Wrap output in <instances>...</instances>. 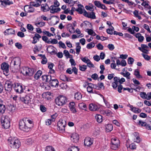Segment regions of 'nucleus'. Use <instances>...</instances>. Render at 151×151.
Returning <instances> with one entry per match:
<instances>
[{
	"mask_svg": "<svg viewBox=\"0 0 151 151\" xmlns=\"http://www.w3.org/2000/svg\"><path fill=\"white\" fill-rule=\"evenodd\" d=\"M87 68L86 65H83L81 66H79V69L82 71H84Z\"/></svg>",
	"mask_w": 151,
	"mask_h": 151,
	"instance_id": "43",
	"label": "nucleus"
},
{
	"mask_svg": "<svg viewBox=\"0 0 151 151\" xmlns=\"http://www.w3.org/2000/svg\"><path fill=\"white\" fill-rule=\"evenodd\" d=\"M95 46V44L94 42H91L87 44L86 47L88 49H91L94 47Z\"/></svg>",
	"mask_w": 151,
	"mask_h": 151,
	"instance_id": "39",
	"label": "nucleus"
},
{
	"mask_svg": "<svg viewBox=\"0 0 151 151\" xmlns=\"http://www.w3.org/2000/svg\"><path fill=\"white\" fill-rule=\"evenodd\" d=\"M87 91L89 93H93V89L92 88V87L91 86H88L87 88Z\"/></svg>",
	"mask_w": 151,
	"mask_h": 151,
	"instance_id": "48",
	"label": "nucleus"
},
{
	"mask_svg": "<svg viewBox=\"0 0 151 151\" xmlns=\"http://www.w3.org/2000/svg\"><path fill=\"white\" fill-rule=\"evenodd\" d=\"M135 37L138 39L139 42H142L144 40V38L143 36H141V35L139 33H137Z\"/></svg>",
	"mask_w": 151,
	"mask_h": 151,
	"instance_id": "23",
	"label": "nucleus"
},
{
	"mask_svg": "<svg viewBox=\"0 0 151 151\" xmlns=\"http://www.w3.org/2000/svg\"><path fill=\"white\" fill-rule=\"evenodd\" d=\"M71 140L73 142L76 143L78 142L79 139L78 135L76 133H74L71 136Z\"/></svg>",
	"mask_w": 151,
	"mask_h": 151,
	"instance_id": "12",
	"label": "nucleus"
},
{
	"mask_svg": "<svg viewBox=\"0 0 151 151\" xmlns=\"http://www.w3.org/2000/svg\"><path fill=\"white\" fill-rule=\"evenodd\" d=\"M41 38V36L39 34L36 33L34 36L33 37V40L32 42V43L35 44L38 41H39V39Z\"/></svg>",
	"mask_w": 151,
	"mask_h": 151,
	"instance_id": "18",
	"label": "nucleus"
},
{
	"mask_svg": "<svg viewBox=\"0 0 151 151\" xmlns=\"http://www.w3.org/2000/svg\"><path fill=\"white\" fill-rule=\"evenodd\" d=\"M42 73V71L41 70H38L34 76V78L36 79H38L40 77Z\"/></svg>",
	"mask_w": 151,
	"mask_h": 151,
	"instance_id": "34",
	"label": "nucleus"
},
{
	"mask_svg": "<svg viewBox=\"0 0 151 151\" xmlns=\"http://www.w3.org/2000/svg\"><path fill=\"white\" fill-rule=\"evenodd\" d=\"M119 146L116 145H114L111 143V147L112 149L116 150L117 149Z\"/></svg>",
	"mask_w": 151,
	"mask_h": 151,
	"instance_id": "52",
	"label": "nucleus"
},
{
	"mask_svg": "<svg viewBox=\"0 0 151 151\" xmlns=\"http://www.w3.org/2000/svg\"><path fill=\"white\" fill-rule=\"evenodd\" d=\"M95 118L97 121L99 123H101L102 121V116L100 115H96L95 116Z\"/></svg>",
	"mask_w": 151,
	"mask_h": 151,
	"instance_id": "30",
	"label": "nucleus"
},
{
	"mask_svg": "<svg viewBox=\"0 0 151 151\" xmlns=\"http://www.w3.org/2000/svg\"><path fill=\"white\" fill-rule=\"evenodd\" d=\"M114 1V0H111V1H108L106 0H103V2L104 3L108 4H113V1Z\"/></svg>",
	"mask_w": 151,
	"mask_h": 151,
	"instance_id": "53",
	"label": "nucleus"
},
{
	"mask_svg": "<svg viewBox=\"0 0 151 151\" xmlns=\"http://www.w3.org/2000/svg\"><path fill=\"white\" fill-rule=\"evenodd\" d=\"M58 43L63 48L65 49L66 48V47L64 43L62 42L61 41L59 42Z\"/></svg>",
	"mask_w": 151,
	"mask_h": 151,
	"instance_id": "63",
	"label": "nucleus"
},
{
	"mask_svg": "<svg viewBox=\"0 0 151 151\" xmlns=\"http://www.w3.org/2000/svg\"><path fill=\"white\" fill-rule=\"evenodd\" d=\"M42 78L43 82L44 83L48 82L49 80L51 79V76L49 75H44L42 76Z\"/></svg>",
	"mask_w": 151,
	"mask_h": 151,
	"instance_id": "17",
	"label": "nucleus"
},
{
	"mask_svg": "<svg viewBox=\"0 0 151 151\" xmlns=\"http://www.w3.org/2000/svg\"><path fill=\"white\" fill-rule=\"evenodd\" d=\"M40 109L41 111L42 112H45L46 111V108L42 105H40Z\"/></svg>",
	"mask_w": 151,
	"mask_h": 151,
	"instance_id": "62",
	"label": "nucleus"
},
{
	"mask_svg": "<svg viewBox=\"0 0 151 151\" xmlns=\"http://www.w3.org/2000/svg\"><path fill=\"white\" fill-rule=\"evenodd\" d=\"M12 86H5V88L6 91L8 92L10 91L12 89Z\"/></svg>",
	"mask_w": 151,
	"mask_h": 151,
	"instance_id": "45",
	"label": "nucleus"
},
{
	"mask_svg": "<svg viewBox=\"0 0 151 151\" xmlns=\"http://www.w3.org/2000/svg\"><path fill=\"white\" fill-rule=\"evenodd\" d=\"M93 139L90 137H86L84 139V144L85 146H89L93 144Z\"/></svg>",
	"mask_w": 151,
	"mask_h": 151,
	"instance_id": "10",
	"label": "nucleus"
},
{
	"mask_svg": "<svg viewBox=\"0 0 151 151\" xmlns=\"http://www.w3.org/2000/svg\"><path fill=\"white\" fill-rule=\"evenodd\" d=\"M94 4L98 8H100L101 4L99 1H95L94 2Z\"/></svg>",
	"mask_w": 151,
	"mask_h": 151,
	"instance_id": "49",
	"label": "nucleus"
},
{
	"mask_svg": "<svg viewBox=\"0 0 151 151\" xmlns=\"http://www.w3.org/2000/svg\"><path fill=\"white\" fill-rule=\"evenodd\" d=\"M134 75L138 78H140L141 76L139 74V72L137 69H136L134 71Z\"/></svg>",
	"mask_w": 151,
	"mask_h": 151,
	"instance_id": "51",
	"label": "nucleus"
},
{
	"mask_svg": "<svg viewBox=\"0 0 151 151\" xmlns=\"http://www.w3.org/2000/svg\"><path fill=\"white\" fill-rule=\"evenodd\" d=\"M144 28L146 29L148 32L150 33H151V32L149 28V27L148 25L146 24H144Z\"/></svg>",
	"mask_w": 151,
	"mask_h": 151,
	"instance_id": "58",
	"label": "nucleus"
},
{
	"mask_svg": "<svg viewBox=\"0 0 151 151\" xmlns=\"http://www.w3.org/2000/svg\"><path fill=\"white\" fill-rule=\"evenodd\" d=\"M20 100L24 103L28 104L31 103L32 99L30 98L29 96H27L25 97L21 98Z\"/></svg>",
	"mask_w": 151,
	"mask_h": 151,
	"instance_id": "11",
	"label": "nucleus"
},
{
	"mask_svg": "<svg viewBox=\"0 0 151 151\" xmlns=\"http://www.w3.org/2000/svg\"><path fill=\"white\" fill-rule=\"evenodd\" d=\"M107 47L111 51L113 50L114 49V46L112 44H109L107 46Z\"/></svg>",
	"mask_w": 151,
	"mask_h": 151,
	"instance_id": "54",
	"label": "nucleus"
},
{
	"mask_svg": "<svg viewBox=\"0 0 151 151\" xmlns=\"http://www.w3.org/2000/svg\"><path fill=\"white\" fill-rule=\"evenodd\" d=\"M5 35L14 34L15 32L14 30L12 29H6L4 32Z\"/></svg>",
	"mask_w": 151,
	"mask_h": 151,
	"instance_id": "20",
	"label": "nucleus"
},
{
	"mask_svg": "<svg viewBox=\"0 0 151 151\" xmlns=\"http://www.w3.org/2000/svg\"><path fill=\"white\" fill-rule=\"evenodd\" d=\"M66 124L65 123L63 124L62 122H58V130L60 131V132H64L65 130V127Z\"/></svg>",
	"mask_w": 151,
	"mask_h": 151,
	"instance_id": "8",
	"label": "nucleus"
},
{
	"mask_svg": "<svg viewBox=\"0 0 151 151\" xmlns=\"http://www.w3.org/2000/svg\"><path fill=\"white\" fill-rule=\"evenodd\" d=\"M9 65L6 63H4L1 65V68L3 70V73L7 76L9 74Z\"/></svg>",
	"mask_w": 151,
	"mask_h": 151,
	"instance_id": "6",
	"label": "nucleus"
},
{
	"mask_svg": "<svg viewBox=\"0 0 151 151\" xmlns=\"http://www.w3.org/2000/svg\"><path fill=\"white\" fill-rule=\"evenodd\" d=\"M45 151H55V150L51 146H48L46 147L45 149Z\"/></svg>",
	"mask_w": 151,
	"mask_h": 151,
	"instance_id": "46",
	"label": "nucleus"
},
{
	"mask_svg": "<svg viewBox=\"0 0 151 151\" xmlns=\"http://www.w3.org/2000/svg\"><path fill=\"white\" fill-rule=\"evenodd\" d=\"M111 143L114 145H119V141L118 139L115 138H113L111 139Z\"/></svg>",
	"mask_w": 151,
	"mask_h": 151,
	"instance_id": "29",
	"label": "nucleus"
},
{
	"mask_svg": "<svg viewBox=\"0 0 151 151\" xmlns=\"http://www.w3.org/2000/svg\"><path fill=\"white\" fill-rule=\"evenodd\" d=\"M114 83L116 85H117L119 84L120 85L125 81V79L124 78H122L120 79L119 78L116 76L114 77Z\"/></svg>",
	"mask_w": 151,
	"mask_h": 151,
	"instance_id": "9",
	"label": "nucleus"
},
{
	"mask_svg": "<svg viewBox=\"0 0 151 151\" xmlns=\"http://www.w3.org/2000/svg\"><path fill=\"white\" fill-rule=\"evenodd\" d=\"M57 7L52 5L50 7V12L51 13L54 14L55 13L57 12L60 10V9L59 8H56Z\"/></svg>",
	"mask_w": 151,
	"mask_h": 151,
	"instance_id": "16",
	"label": "nucleus"
},
{
	"mask_svg": "<svg viewBox=\"0 0 151 151\" xmlns=\"http://www.w3.org/2000/svg\"><path fill=\"white\" fill-rule=\"evenodd\" d=\"M76 53L78 55L81 50V47L80 46V43L77 42L76 43Z\"/></svg>",
	"mask_w": 151,
	"mask_h": 151,
	"instance_id": "31",
	"label": "nucleus"
},
{
	"mask_svg": "<svg viewBox=\"0 0 151 151\" xmlns=\"http://www.w3.org/2000/svg\"><path fill=\"white\" fill-rule=\"evenodd\" d=\"M87 64V66L91 68H94V66L93 64L91 62V61L90 60H89L86 63Z\"/></svg>",
	"mask_w": 151,
	"mask_h": 151,
	"instance_id": "44",
	"label": "nucleus"
},
{
	"mask_svg": "<svg viewBox=\"0 0 151 151\" xmlns=\"http://www.w3.org/2000/svg\"><path fill=\"white\" fill-rule=\"evenodd\" d=\"M99 108V107L95 104L91 103L89 105V109L91 111H96L98 110Z\"/></svg>",
	"mask_w": 151,
	"mask_h": 151,
	"instance_id": "14",
	"label": "nucleus"
},
{
	"mask_svg": "<svg viewBox=\"0 0 151 151\" xmlns=\"http://www.w3.org/2000/svg\"><path fill=\"white\" fill-rule=\"evenodd\" d=\"M129 148L131 149H135L136 148V146L134 143H132L129 145Z\"/></svg>",
	"mask_w": 151,
	"mask_h": 151,
	"instance_id": "60",
	"label": "nucleus"
},
{
	"mask_svg": "<svg viewBox=\"0 0 151 151\" xmlns=\"http://www.w3.org/2000/svg\"><path fill=\"white\" fill-rule=\"evenodd\" d=\"M51 93L49 92H47L43 93L42 95V96L44 99L49 100L50 99V96Z\"/></svg>",
	"mask_w": 151,
	"mask_h": 151,
	"instance_id": "24",
	"label": "nucleus"
},
{
	"mask_svg": "<svg viewBox=\"0 0 151 151\" xmlns=\"http://www.w3.org/2000/svg\"><path fill=\"white\" fill-rule=\"evenodd\" d=\"M59 82L57 79H54L49 80V84L50 85H58Z\"/></svg>",
	"mask_w": 151,
	"mask_h": 151,
	"instance_id": "27",
	"label": "nucleus"
},
{
	"mask_svg": "<svg viewBox=\"0 0 151 151\" xmlns=\"http://www.w3.org/2000/svg\"><path fill=\"white\" fill-rule=\"evenodd\" d=\"M32 122L27 118L21 119L19 122V129L24 131L28 132L31 129L29 124H32Z\"/></svg>",
	"mask_w": 151,
	"mask_h": 151,
	"instance_id": "1",
	"label": "nucleus"
},
{
	"mask_svg": "<svg viewBox=\"0 0 151 151\" xmlns=\"http://www.w3.org/2000/svg\"><path fill=\"white\" fill-rule=\"evenodd\" d=\"M27 28L29 30L32 31L34 29V28L33 26L30 24H27Z\"/></svg>",
	"mask_w": 151,
	"mask_h": 151,
	"instance_id": "55",
	"label": "nucleus"
},
{
	"mask_svg": "<svg viewBox=\"0 0 151 151\" xmlns=\"http://www.w3.org/2000/svg\"><path fill=\"white\" fill-rule=\"evenodd\" d=\"M30 6H31L38 7L40 6V2L32 1L30 2Z\"/></svg>",
	"mask_w": 151,
	"mask_h": 151,
	"instance_id": "33",
	"label": "nucleus"
},
{
	"mask_svg": "<svg viewBox=\"0 0 151 151\" xmlns=\"http://www.w3.org/2000/svg\"><path fill=\"white\" fill-rule=\"evenodd\" d=\"M147 96H146V99L149 100L151 99V92H148L146 94Z\"/></svg>",
	"mask_w": 151,
	"mask_h": 151,
	"instance_id": "64",
	"label": "nucleus"
},
{
	"mask_svg": "<svg viewBox=\"0 0 151 151\" xmlns=\"http://www.w3.org/2000/svg\"><path fill=\"white\" fill-rule=\"evenodd\" d=\"M50 8L46 4H42L41 6V9L44 12L48 11L50 10Z\"/></svg>",
	"mask_w": 151,
	"mask_h": 151,
	"instance_id": "19",
	"label": "nucleus"
},
{
	"mask_svg": "<svg viewBox=\"0 0 151 151\" xmlns=\"http://www.w3.org/2000/svg\"><path fill=\"white\" fill-rule=\"evenodd\" d=\"M22 73L24 75L31 76L33 74V71L30 68L25 67L23 68V70L22 71Z\"/></svg>",
	"mask_w": 151,
	"mask_h": 151,
	"instance_id": "7",
	"label": "nucleus"
},
{
	"mask_svg": "<svg viewBox=\"0 0 151 151\" xmlns=\"http://www.w3.org/2000/svg\"><path fill=\"white\" fill-rule=\"evenodd\" d=\"M63 53L65 55L66 57H70V56H72V55H70L69 52L68 50H64L63 51Z\"/></svg>",
	"mask_w": 151,
	"mask_h": 151,
	"instance_id": "59",
	"label": "nucleus"
},
{
	"mask_svg": "<svg viewBox=\"0 0 151 151\" xmlns=\"http://www.w3.org/2000/svg\"><path fill=\"white\" fill-rule=\"evenodd\" d=\"M54 47L52 46H50L48 47L47 50L48 52L51 54H52V53H54L55 52V51L54 50Z\"/></svg>",
	"mask_w": 151,
	"mask_h": 151,
	"instance_id": "36",
	"label": "nucleus"
},
{
	"mask_svg": "<svg viewBox=\"0 0 151 151\" xmlns=\"http://www.w3.org/2000/svg\"><path fill=\"white\" fill-rule=\"evenodd\" d=\"M69 107L70 110L73 113H75L76 112V109L75 104L74 102H71L69 104Z\"/></svg>",
	"mask_w": 151,
	"mask_h": 151,
	"instance_id": "15",
	"label": "nucleus"
},
{
	"mask_svg": "<svg viewBox=\"0 0 151 151\" xmlns=\"http://www.w3.org/2000/svg\"><path fill=\"white\" fill-rule=\"evenodd\" d=\"M14 88L17 92L21 93L23 91L22 86H15Z\"/></svg>",
	"mask_w": 151,
	"mask_h": 151,
	"instance_id": "22",
	"label": "nucleus"
},
{
	"mask_svg": "<svg viewBox=\"0 0 151 151\" xmlns=\"http://www.w3.org/2000/svg\"><path fill=\"white\" fill-rule=\"evenodd\" d=\"M1 122L4 128L7 129L10 127V119L7 116H2L1 118Z\"/></svg>",
	"mask_w": 151,
	"mask_h": 151,
	"instance_id": "5",
	"label": "nucleus"
},
{
	"mask_svg": "<svg viewBox=\"0 0 151 151\" xmlns=\"http://www.w3.org/2000/svg\"><path fill=\"white\" fill-rule=\"evenodd\" d=\"M24 10L25 12L27 13H33L34 12L35 9L30 6L27 5L24 6Z\"/></svg>",
	"mask_w": 151,
	"mask_h": 151,
	"instance_id": "13",
	"label": "nucleus"
},
{
	"mask_svg": "<svg viewBox=\"0 0 151 151\" xmlns=\"http://www.w3.org/2000/svg\"><path fill=\"white\" fill-rule=\"evenodd\" d=\"M79 150L77 147L72 146L69 148L68 151H79Z\"/></svg>",
	"mask_w": 151,
	"mask_h": 151,
	"instance_id": "35",
	"label": "nucleus"
},
{
	"mask_svg": "<svg viewBox=\"0 0 151 151\" xmlns=\"http://www.w3.org/2000/svg\"><path fill=\"white\" fill-rule=\"evenodd\" d=\"M4 4L6 5H9L13 4V1H10L9 0H3L2 1H1V4L2 5H4Z\"/></svg>",
	"mask_w": 151,
	"mask_h": 151,
	"instance_id": "25",
	"label": "nucleus"
},
{
	"mask_svg": "<svg viewBox=\"0 0 151 151\" xmlns=\"http://www.w3.org/2000/svg\"><path fill=\"white\" fill-rule=\"evenodd\" d=\"M141 97L143 99H146L147 96L145 93L144 92H141L139 94Z\"/></svg>",
	"mask_w": 151,
	"mask_h": 151,
	"instance_id": "47",
	"label": "nucleus"
},
{
	"mask_svg": "<svg viewBox=\"0 0 151 151\" xmlns=\"http://www.w3.org/2000/svg\"><path fill=\"white\" fill-rule=\"evenodd\" d=\"M142 55L145 58V59L146 60H148L150 59V57L147 55H145L143 53L142 54Z\"/></svg>",
	"mask_w": 151,
	"mask_h": 151,
	"instance_id": "57",
	"label": "nucleus"
},
{
	"mask_svg": "<svg viewBox=\"0 0 151 151\" xmlns=\"http://www.w3.org/2000/svg\"><path fill=\"white\" fill-rule=\"evenodd\" d=\"M5 109V105L3 104L2 101L0 100V114L4 113Z\"/></svg>",
	"mask_w": 151,
	"mask_h": 151,
	"instance_id": "21",
	"label": "nucleus"
},
{
	"mask_svg": "<svg viewBox=\"0 0 151 151\" xmlns=\"http://www.w3.org/2000/svg\"><path fill=\"white\" fill-rule=\"evenodd\" d=\"M8 144L11 147L14 148H18L21 145L20 141L16 137H9L8 139Z\"/></svg>",
	"mask_w": 151,
	"mask_h": 151,
	"instance_id": "2",
	"label": "nucleus"
},
{
	"mask_svg": "<svg viewBox=\"0 0 151 151\" xmlns=\"http://www.w3.org/2000/svg\"><path fill=\"white\" fill-rule=\"evenodd\" d=\"M20 63L21 60L20 58L16 57L14 58L10 63V67L12 68V71L14 72L17 71V70H14V68L17 69H19Z\"/></svg>",
	"mask_w": 151,
	"mask_h": 151,
	"instance_id": "3",
	"label": "nucleus"
},
{
	"mask_svg": "<svg viewBox=\"0 0 151 151\" xmlns=\"http://www.w3.org/2000/svg\"><path fill=\"white\" fill-rule=\"evenodd\" d=\"M124 75V76L125 77H126L127 79H130V73L128 72H126L125 73H123Z\"/></svg>",
	"mask_w": 151,
	"mask_h": 151,
	"instance_id": "61",
	"label": "nucleus"
},
{
	"mask_svg": "<svg viewBox=\"0 0 151 151\" xmlns=\"http://www.w3.org/2000/svg\"><path fill=\"white\" fill-rule=\"evenodd\" d=\"M81 59L82 60L84 63H86L88 61L89 59L88 58L86 57H85L84 58H81Z\"/></svg>",
	"mask_w": 151,
	"mask_h": 151,
	"instance_id": "56",
	"label": "nucleus"
},
{
	"mask_svg": "<svg viewBox=\"0 0 151 151\" xmlns=\"http://www.w3.org/2000/svg\"><path fill=\"white\" fill-rule=\"evenodd\" d=\"M81 4H78V8L76 9V11L78 12L80 14H82L83 13V9L82 8H81L80 6H81Z\"/></svg>",
	"mask_w": 151,
	"mask_h": 151,
	"instance_id": "40",
	"label": "nucleus"
},
{
	"mask_svg": "<svg viewBox=\"0 0 151 151\" xmlns=\"http://www.w3.org/2000/svg\"><path fill=\"white\" fill-rule=\"evenodd\" d=\"M88 18L92 19H96V17L94 12H91L89 13Z\"/></svg>",
	"mask_w": 151,
	"mask_h": 151,
	"instance_id": "38",
	"label": "nucleus"
},
{
	"mask_svg": "<svg viewBox=\"0 0 151 151\" xmlns=\"http://www.w3.org/2000/svg\"><path fill=\"white\" fill-rule=\"evenodd\" d=\"M139 125H141V126L145 127L146 128H147L148 125H147V123L146 122L139 120Z\"/></svg>",
	"mask_w": 151,
	"mask_h": 151,
	"instance_id": "42",
	"label": "nucleus"
},
{
	"mask_svg": "<svg viewBox=\"0 0 151 151\" xmlns=\"http://www.w3.org/2000/svg\"><path fill=\"white\" fill-rule=\"evenodd\" d=\"M67 102V99L63 96H59L55 99V103L58 106L63 105Z\"/></svg>",
	"mask_w": 151,
	"mask_h": 151,
	"instance_id": "4",
	"label": "nucleus"
},
{
	"mask_svg": "<svg viewBox=\"0 0 151 151\" xmlns=\"http://www.w3.org/2000/svg\"><path fill=\"white\" fill-rule=\"evenodd\" d=\"M131 110L136 113H139L141 112V110L135 107H133V106H130Z\"/></svg>",
	"mask_w": 151,
	"mask_h": 151,
	"instance_id": "32",
	"label": "nucleus"
},
{
	"mask_svg": "<svg viewBox=\"0 0 151 151\" xmlns=\"http://www.w3.org/2000/svg\"><path fill=\"white\" fill-rule=\"evenodd\" d=\"M45 23L44 22H40L36 23L35 25L37 27H42L45 25Z\"/></svg>",
	"mask_w": 151,
	"mask_h": 151,
	"instance_id": "41",
	"label": "nucleus"
},
{
	"mask_svg": "<svg viewBox=\"0 0 151 151\" xmlns=\"http://www.w3.org/2000/svg\"><path fill=\"white\" fill-rule=\"evenodd\" d=\"M134 61V59L132 57H129L128 59V64H132Z\"/></svg>",
	"mask_w": 151,
	"mask_h": 151,
	"instance_id": "50",
	"label": "nucleus"
},
{
	"mask_svg": "<svg viewBox=\"0 0 151 151\" xmlns=\"http://www.w3.org/2000/svg\"><path fill=\"white\" fill-rule=\"evenodd\" d=\"M113 129V126L111 124H108L107 125L106 128V131L108 132L111 131Z\"/></svg>",
	"mask_w": 151,
	"mask_h": 151,
	"instance_id": "37",
	"label": "nucleus"
},
{
	"mask_svg": "<svg viewBox=\"0 0 151 151\" xmlns=\"http://www.w3.org/2000/svg\"><path fill=\"white\" fill-rule=\"evenodd\" d=\"M82 95L79 92H77L75 94V99L77 100H79L81 99Z\"/></svg>",
	"mask_w": 151,
	"mask_h": 151,
	"instance_id": "28",
	"label": "nucleus"
},
{
	"mask_svg": "<svg viewBox=\"0 0 151 151\" xmlns=\"http://www.w3.org/2000/svg\"><path fill=\"white\" fill-rule=\"evenodd\" d=\"M124 90H127L129 92L132 93L133 92V89L136 91H139L140 90V88L139 87H137L135 89L132 88H123Z\"/></svg>",
	"mask_w": 151,
	"mask_h": 151,
	"instance_id": "26",
	"label": "nucleus"
}]
</instances>
